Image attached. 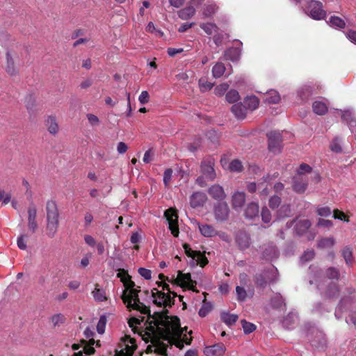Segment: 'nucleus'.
<instances>
[{"mask_svg":"<svg viewBox=\"0 0 356 356\" xmlns=\"http://www.w3.org/2000/svg\"><path fill=\"white\" fill-rule=\"evenodd\" d=\"M145 334L147 336L145 340L154 343L159 339L176 342V346L181 348L184 343L189 345L192 338L188 337L184 331L186 327L181 328L179 319L177 316H161L158 319L149 323L146 328Z\"/></svg>","mask_w":356,"mask_h":356,"instance_id":"obj_1","label":"nucleus"},{"mask_svg":"<svg viewBox=\"0 0 356 356\" xmlns=\"http://www.w3.org/2000/svg\"><path fill=\"white\" fill-rule=\"evenodd\" d=\"M117 277L123 283L125 289L122 295V299L129 309H134L141 314H147L150 312L149 308L140 302L138 293L139 290L134 288L135 283L131 280V276L124 269L119 268Z\"/></svg>","mask_w":356,"mask_h":356,"instance_id":"obj_2","label":"nucleus"},{"mask_svg":"<svg viewBox=\"0 0 356 356\" xmlns=\"http://www.w3.org/2000/svg\"><path fill=\"white\" fill-rule=\"evenodd\" d=\"M156 284L159 287H161V290L156 288H154L152 290V296L153 298L154 303L159 307H171L173 305L177 293L172 291L169 285L166 283L157 282Z\"/></svg>","mask_w":356,"mask_h":356,"instance_id":"obj_3","label":"nucleus"},{"mask_svg":"<svg viewBox=\"0 0 356 356\" xmlns=\"http://www.w3.org/2000/svg\"><path fill=\"white\" fill-rule=\"evenodd\" d=\"M47 235L53 238L58 228L59 212L57 205L54 201H49L47 203Z\"/></svg>","mask_w":356,"mask_h":356,"instance_id":"obj_4","label":"nucleus"},{"mask_svg":"<svg viewBox=\"0 0 356 356\" xmlns=\"http://www.w3.org/2000/svg\"><path fill=\"white\" fill-rule=\"evenodd\" d=\"M19 44L15 40H10L6 48V65L5 70L10 76H15L18 74V70L15 65L14 57Z\"/></svg>","mask_w":356,"mask_h":356,"instance_id":"obj_5","label":"nucleus"},{"mask_svg":"<svg viewBox=\"0 0 356 356\" xmlns=\"http://www.w3.org/2000/svg\"><path fill=\"white\" fill-rule=\"evenodd\" d=\"M84 334L86 338L89 339L88 342L82 341L81 344L74 343L72 345V349L75 351L73 356H86L90 355L94 353L95 348L93 345L95 343L94 339H90L94 334V332L90 329L86 328Z\"/></svg>","mask_w":356,"mask_h":356,"instance_id":"obj_6","label":"nucleus"},{"mask_svg":"<svg viewBox=\"0 0 356 356\" xmlns=\"http://www.w3.org/2000/svg\"><path fill=\"white\" fill-rule=\"evenodd\" d=\"M136 348V340L129 335H124L120 339L115 356H132Z\"/></svg>","mask_w":356,"mask_h":356,"instance_id":"obj_7","label":"nucleus"},{"mask_svg":"<svg viewBox=\"0 0 356 356\" xmlns=\"http://www.w3.org/2000/svg\"><path fill=\"white\" fill-rule=\"evenodd\" d=\"M305 13L316 20L323 19L326 17V11L323 8L321 2L315 0H308L304 8Z\"/></svg>","mask_w":356,"mask_h":356,"instance_id":"obj_8","label":"nucleus"},{"mask_svg":"<svg viewBox=\"0 0 356 356\" xmlns=\"http://www.w3.org/2000/svg\"><path fill=\"white\" fill-rule=\"evenodd\" d=\"M171 283L178 285L181 288H186L193 291H196V282L191 279L190 273H184L178 270L177 277L172 276Z\"/></svg>","mask_w":356,"mask_h":356,"instance_id":"obj_9","label":"nucleus"},{"mask_svg":"<svg viewBox=\"0 0 356 356\" xmlns=\"http://www.w3.org/2000/svg\"><path fill=\"white\" fill-rule=\"evenodd\" d=\"M164 216L168 221V228L170 230L171 234L175 237H178L179 229L178 226V215L177 210L175 208H170L165 211Z\"/></svg>","mask_w":356,"mask_h":356,"instance_id":"obj_10","label":"nucleus"},{"mask_svg":"<svg viewBox=\"0 0 356 356\" xmlns=\"http://www.w3.org/2000/svg\"><path fill=\"white\" fill-rule=\"evenodd\" d=\"M183 248L186 254L192 259L193 265H200L204 267L208 263V259L200 251L193 250L188 244H184Z\"/></svg>","mask_w":356,"mask_h":356,"instance_id":"obj_11","label":"nucleus"},{"mask_svg":"<svg viewBox=\"0 0 356 356\" xmlns=\"http://www.w3.org/2000/svg\"><path fill=\"white\" fill-rule=\"evenodd\" d=\"M214 218L217 222H222L227 220L229 214V209L225 202H217L213 205Z\"/></svg>","mask_w":356,"mask_h":356,"instance_id":"obj_12","label":"nucleus"},{"mask_svg":"<svg viewBox=\"0 0 356 356\" xmlns=\"http://www.w3.org/2000/svg\"><path fill=\"white\" fill-rule=\"evenodd\" d=\"M267 137L269 149L274 153L280 152L282 141L281 134L276 131H270L267 134Z\"/></svg>","mask_w":356,"mask_h":356,"instance_id":"obj_13","label":"nucleus"},{"mask_svg":"<svg viewBox=\"0 0 356 356\" xmlns=\"http://www.w3.org/2000/svg\"><path fill=\"white\" fill-rule=\"evenodd\" d=\"M295 222V232L296 233L301 236L307 232V231L310 228L312 225V222L308 219H303V220H296L288 222L286 223L287 228H290L293 224Z\"/></svg>","mask_w":356,"mask_h":356,"instance_id":"obj_14","label":"nucleus"},{"mask_svg":"<svg viewBox=\"0 0 356 356\" xmlns=\"http://www.w3.org/2000/svg\"><path fill=\"white\" fill-rule=\"evenodd\" d=\"M207 195L202 191L194 192L189 198L190 206L193 208H199L204 206L207 201Z\"/></svg>","mask_w":356,"mask_h":356,"instance_id":"obj_15","label":"nucleus"},{"mask_svg":"<svg viewBox=\"0 0 356 356\" xmlns=\"http://www.w3.org/2000/svg\"><path fill=\"white\" fill-rule=\"evenodd\" d=\"M214 160L213 159H207L204 160L201 163V170L205 177L211 181L216 177L214 170Z\"/></svg>","mask_w":356,"mask_h":356,"instance_id":"obj_16","label":"nucleus"},{"mask_svg":"<svg viewBox=\"0 0 356 356\" xmlns=\"http://www.w3.org/2000/svg\"><path fill=\"white\" fill-rule=\"evenodd\" d=\"M209 195L218 202H224L226 193L223 188L218 184H213L208 188Z\"/></svg>","mask_w":356,"mask_h":356,"instance_id":"obj_17","label":"nucleus"},{"mask_svg":"<svg viewBox=\"0 0 356 356\" xmlns=\"http://www.w3.org/2000/svg\"><path fill=\"white\" fill-rule=\"evenodd\" d=\"M226 351V347L222 343H216L205 347L204 353L207 356H223Z\"/></svg>","mask_w":356,"mask_h":356,"instance_id":"obj_18","label":"nucleus"},{"mask_svg":"<svg viewBox=\"0 0 356 356\" xmlns=\"http://www.w3.org/2000/svg\"><path fill=\"white\" fill-rule=\"evenodd\" d=\"M200 234L204 237H214L218 235V232L211 225L197 222Z\"/></svg>","mask_w":356,"mask_h":356,"instance_id":"obj_19","label":"nucleus"},{"mask_svg":"<svg viewBox=\"0 0 356 356\" xmlns=\"http://www.w3.org/2000/svg\"><path fill=\"white\" fill-rule=\"evenodd\" d=\"M36 214V208L34 206L30 207L28 209V227L32 233H34L38 228Z\"/></svg>","mask_w":356,"mask_h":356,"instance_id":"obj_20","label":"nucleus"},{"mask_svg":"<svg viewBox=\"0 0 356 356\" xmlns=\"http://www.w3.org/2000/svg\"><path fill=\"white\" fill-rule=\"evenodd\" d=\"M236 242L241 250H245L250 247L251 240L246 232H239L236 235Z\"/></svg>","mask_w":356,"mask_h":356,"instance_id":"obj_21","label":"nucleus"},{"mask_svg":"<svg viewBox=\"0 0 356 356\" xmlns=\"http://www.w3.org/2000/svg\"><path fill=\"white\" fill-rule=\"evenodd\" d=\"M279 252L276 247L273 244L266 245L263 250L262 257L266 260H272L278 257Z\"/></svg>","mask_w":356,"mask_h":356,"instance_id":"obj_22","label":"nucleus"},{"mask_svg":"<svg viewBox=\"0 0 356 356\" xmlns=\"http://www.w3.org/2000/svg\"><path fill=\"white\" fill-rule=\"evenodd\" d=\"M45 125L51 134L55 135L58 132L59 127L55 116H48L45 120Z\"/></svg>","mask_w":356,"mask_h":356,"instance_id":"obj_23","label":"nucleus"},{"mask_svg":"<svg viewBox=\"0 0 356 356\" xmlns=\"http://www.w3.org/2000/svg\"><path fill=\"white\" fill-rule=\"evenodd\" d=\"M245 201V194L243 192H235L232 198L234 209L241 208Z\"/></svg>","mask_w":356,"mask_h":356,"instance_id":"obj_24","label":"nucleus"},{"mask_svg":"<svg viewBox=\"0 0 356 356\" xmlns=\"http://www.w3.org/2000/svg\"><path fill=\"white\" fill-rule=\"evenodd\" d=\"M94 300L97 302H104L107 300L106 293L104 289L100 288L99 284H96L95 289L92 291Z\"/></svg>","mask_w":356,"mask_h":356,"instance_id":"obj_25","label":"nucleus"},{"mask_svg":"<svg viewBox=\"0 0 356 356\" xmlns=\"http://www.w3.org/2000/svg\"><path fill=\"white\" fill-rule=\"evenodd\" d=\"M241 56V51L238 48L233 47L227 49L224 54L225 59L232 62H236Z\"/></svg>","mask_w":356,"mask_h":356,"instance_id":"obj_26","label":"nucleus"},{"mask_svg":"<svg viewBox=\"0 0 356 356\" xmlns=\"http://www.w3.org/2000/svg\"><path fill=\"white\" fill-rule=\"evenodd\" d=\"M259 204L255 202L250 203L245 211V216L247 218L252 219L257 217L259 214Z\"/></svg>","mask_w":356,"mask_h":356,"instance_id":"obj_27","label":"nucleus"},{"mask_svg":"<svg viewBox=\"0 0 356 356\" xmlns=\"http://www.w3.org/2000/svg\"><path fill=\"white\" fill-rule=\"evenodd\" d=\"M339 291L338 286L335 283L331 282L321 293L325 298H331L338 296Z\"/></svg>","mask_w":356,"mask_h":356,"instance_id":"obj_28","label":"nucleus"},{"mask_svg":"<svg viewBox=\"0 0 356 356\" xmlns=\"http://www.w3.org/2000/svg\"><path fill=\"white\" fill-rule=\"evenodd\" d=\"M270 305L273 307L283 310L286 308L284 300L280 293H276L270 300Z\"/></svg>","mask_w":356,"mask_h":356,"instance_id":"obj_29","label":"nucleus"},{"mask_svg":"<svg viewBox=\"0 0 356 356\" xmlns=\"http://www.w3.org/2000/svg\"><path fill=\"white\" fill-rule=\"evenodd\" d=\"M178 16L183 20H187L195 14V9L193 6H186L178 11Z\"/></svg>","mask_w":356,"mask_h":356,"instance_id":"obj_30","label":"nucleus"},{"mask_svg":"<svg viewBox=\"0 0 356 356\" xmlns=\"http://www.w3.org/2000/svg\"><path fill=\"white\" fill-rule=\"evenodd\" d=\"M232 112L236 118L240 120L244 119L246 116L245 106H243L241 104H234L232 106Z\"/></svg>","mask_w":356,"mask_h":356,"instance_id":"obj_31","label":"nucleus"},{"mask_svg":"<svg viewBox=\"0 0 356 356\" xmlns=\"http://www.w3.org/2000/svg\"><path fill=\"white\" fill-rule=\"evenodd\" d=\"M244 103L245 104L246 109L253 111L258 107L259 104V100L256 96H250L246 97L244 99Z\"/></svg>","mask_w":356,"mask_h":356,"instance_id":"obj_32","label":"nucleus"},{"mask_svg":"<svg viewBox=\"0 0 356 356\" xmlns=\"http://www.w3.org/2000/svg\"><path fill=\"white\" fill-rule=\"evenodd\" d=\"M291 213V205L289 204H282L277 211V217L279 219L290 216Z\"/></svg>","mask_w":356,"mask_h":356,"instance_id":"obj_33","label":"nucleus"},{"mask_svg":"<svg viewBox=\"0 0 356 356\" xmlns=\"http://www.w3.org/2000/svg\"><path fill=\"white\" fill-rule=\"evenodd\" d=\"M221 320L227 325L231 326L234 325L238 320V316L227 312H222L221 314Z\"/></svg>","mask_w":356,"mask_h":356,"instance_id":"obj_34","label":"nucleus"},{"mask_svg":"<svg viewBox=\"0 0 356 356\" xmlns=\"http://www.w3.org/2000/svg\"><path fill=\"white\" fill-rule=\"evenodd\" d=\"M313 111L318 115H324L327 111V105L321 101H316L313 103Z\"/></svg>","mask_w":356,"mask_h":356,"instance_id":"obj_35","label":"nucleus"},{"mask_svg":"<svg viewBox=\"0 0 356 356\" xmlns=\"http://www.w3.org/2000/svg\"><path fill=\"white\" fill-rule=\"evenodd\" d=\"M264 101L268 104H277L280 101V96L276 90H270L267 92Z\"/></svg>","mask_w":356,"mask_h":356,"instance_id":"obj_36","label":"nucleus"},{"mask_svg":"<svg viewBox=\"0 0 356 356\" xmlns=\"http://www.w3.org/2000/svg\"><path fill=\"white\" fill-rule=\"evenodd\" d=\"M218 10L217 6L214 3H207L204 5L203 15L204 17H211L216 13Z\"/></svg>","mask_w":356,"mask_h":356,"instance_id":"obj_37","label":"nucleus"},{"mask_svg":"<svg viewBox=\"0 0 356 356\" xmlns=\"http://www.w3.org/2000/svg\"><path fill=\"white\" fill-rule=\"evenodd\" d=\"M225 72V67L222 63H217L212 68V74L215 78L221 77Z\"/></svg>","mask_w":356,"mask_h":356,"instance_id":"obj_38","label":"nucleus"},{"mask_svg":"<svg viewBox=\"0 0 356 356\" xmlns=\"http://www.w3.org/2000/svg\"><path fill=\"white\" fill-rule=\"evenodd\" d=\"M329 23L330 26L335 28L343 29L346 26L344 20L337 16H332L330 18Z\"/></svg>","mask_w":356,"mask_h":356,"instance_id":"obj_39","label":"nucleus"},{"mask_svg":"<svg viewBox=\"0 0 356 356\" xmlns=\"http://www.w3.org/2000/svg\"><path fill=\"white\" fill-rule=\"evenodd\" d=\"M335 243V240L332 236L323 238L318 243V246L321 248H327L332 247Z\"/></svg>","mask_w":356,"mask_h":356,"instance_id":"obj_40","label":"nucleus"},{"mask_svg":"<svg viewBox=\"0 0 356 356\" xmlns=\"http://www.w3.org/2000/svg\"><path fill=\"white\" fill-rule=\"evenodd\" d=\"M226 100L229 103H234L239 100L240 95L237 90H230L227 94H226Z\"/></svg>","mask_w":356,"mask_h":356,"instance_id":"obj_41","label":"nucleus"},{"mask_svg":"<svg viewBox=\"0 0 356 356\" xmlns=\"http://www.w3.org/2000/svg\"><path fill=\"white\" fill-rule=\"evenodd\" d=\"M236 293L237 300L239 302H243L247 298V291L243 286H237L236 287Z\"/></svg>","mask_w":356,"mask_h":356,"instance_id":"obj_42","label":"nucleus"},{"mask_svg":"<svg viewBox=\"0 0 356 356\" xmlns=\"http://www.w3.org/2000/svg\"><path fill=\"white\" fill-rule=\"evenodd\" d=\"M243 168L242 163L238 159L233 160L229 165V169L231 172H239L243 170Z\"/></svg>","mask_w":356,"mask_h":356,"instance_id":"obj_43","label":"nucleus"},{"mask_svg":"<svg viewBox=\"0 0 356 356\" xmlns=\"http://www.w3.org/2000/svg\"><path fill=\"white\" fill-rule=\"evenodd\" d=\"M342 255L346 261V263L348 266H351L353 264V252L350 248H345L342 251Z\"/></svg>","mask_w":356,"mask_h":356,"instance_id":"obj_44","label":"nucleus"},{"mask_svg":"<svg viewBox=\"0 0 356 356\" xmlns=\"http://www.w3.org/2000/svg\"><path fill=\"white\" fill-rule=\"evenodd\" d=\"M213 86V84L208 81L205 79H200L199 80V87L201 92H204L210 90Z\"/></svg>","mask_w":356,"mask_h":356,"instance_id":"obj_45","label":"nucleus"},{"mask_svg":"<svg viewBox=\"0 0 356 356\" xmlns=\"http://www.w3.org/2000/svg\"><path fill=\"white\" fill-rule=\"evenodd\" d=\"M341 120L343 122L347 123L349 126L350 122H352L353 124H355V122H356V120H355L353 113L350 111H343L341 115Z\"/></svg>","mask_w":356,"mask_h":356,"instance_id":"obj_46","label":"nucleus"},{"mask_svg":"<svg viewBox=\"0 0 356 356\" xmlns=\"http://www.w3.org/2000/svg\"><path fill=\"white\" fill-rule=\"evenodd\" d=\"M297 317L294 314H289L282 321L283 326L286 328L290 329L295 323Z\"/></svg>","mask_w":356,"mask_h":356,"instance_id":"obj_47","label":"nucleus"},{"mask_svg":"<svg viewBox=\"0 0 356 356\" xmlns=\"http://www.w3.org/2000/svg\"><path fill=\"white\" fill-rule=\"evenodd\" d=\"M200 27L208 35H211L213 32L216 31L217 26L213 23H203L200 24Z\"/></svg>","mask_w":356,"mask_h":356,"instance_id":"obj_48","label":"nucleus"},{"mask_svg":"<svg viewBox=\"0 0 356 356\" xmlns=\"http://www.w3.org/2000/svg\"><path fill=\"white\" fill-rule=\"evenodd\" d=\"M65 321L64 315L57 314L51 317V321L54 326H58L63 324Z\"/></svg>","mask_w":356,"mask_h":356,"instance_id":"obj_49","label":"nucleus"},{"mask_svg":"<svg viewBox=\"0 0 356 356\" xmlns=\"http://www.w3.org/2000/svg\"><path fill=\"white\" fill-rule=\"evenodd\" d=\"M307 187V184L300 181H294L293 184V189L298 193H303Z\"/></svg>","mask_w":356,"mask_h":356,"instance_id":"obj_50","label":"nucleus"},{"mask_svg":"<svg viewBox=\"0 0 356 356\" xmlns=\"http://www.w3.org/2000/svg\"><path fill=\"white\" fill-rule=\"evenodd\" d=\"M241 325L243 329V332L245 334H250L255 330L256 325L252 323L248 322L245 320L241 321Z\"/></svg>","mask_w":356,"mask_h":356,"instance_id":"obj_51","label":"nucleus"},{"mask_svg":"<svg viewBox=\"0 0 356 356\" xmlns=\"http://www.w3.org/2000/svg\"><path fill=\"white\" fill-rule=\"evenodd\" d=\"M107 319L105 316H100L97 325V330L99 334H103L105 331Z\"/></svg>","mask_w":356,"mask_h":356,"instance_id":"obj_52","label":"nucleus"},{"mask_svg":"<svg viewBox=\"0 0 356 356\" xmlns=\"http://www.w3.org/2000/svg\"><path fill=\"white\" fill-rule=\"evenodd\" d=\"M254 282L256 286L259 288H265L267 286V281L261 274L255 275Z\"/></svg>","mask_w":356,"mask_h":356,"instance_id":"obj_53","label":"nucleus"},{"mask_svg":"<svg viewBox=\"0 0 356 356\" xmlns=\"http://www.w3.org/2000/svg\"><path fill=\"white\" fill-rule=\"evenodd\" d=\"M330 149L336 153L341 152V147L340 144V140L338 137L334 138L330 143Z\"/></svg>","mask_w":356,"mask_h":356,"instance_id":"obj_54","label":"nucleus"},{"mask_svg":"<svg viewBox=\"0 0 356 356\" xmlns=\"http://www.w3.org/2000/svg\"><path fill=\"white\" fill-rule=\"evenodd\" d=\"M312 172V168L306 163H302L297 169V174L299 175L311 173Z\"/></svg>","mask_w":356,"mask_h":356,"instance_id":"obj_55","label":"nucleus"},{"mask_svg":"<svg viewBox=\"0 0 356 356\" xmlns=\"http://www.w3.org/2000/svg\"><path fill=\"white\" fill-rule=\"evenodd\" d=\"M229 85L226 83H223L216 86L214 89V93L217 96H222L228 90Z\"/></svg>","mask_w":356,"mask_h":356,"instance_id":"obj_56","label":"nucleus"},{"mask_svg":"<svg viewBox=\"0 0 356 356\" xmlns=\"http://www.w3.org/2000/svg\"><path fill=\"white\" fill-rule=\"evenodd\" d=\"M326 276L330 280H338L339 272L335 268L330 267L326 270Z\"/></svg>","mask_w":356,"mask_h":356,"instance_id":"obj_57","label":"nucleus"},{"mask_svg":"<svg viewBox=\"0 0 356 356\" xmlns=\"http://www.w3.org/2000/svg\"><path fill=\"white\" fill-rule=\"evenodd\" d=\"M281 204V198L277 195H273L269 199V207L272 209H277Z\"/></svg>","mask_w":356,"mask_h":356,"instance_id":"obj_58","label":"nucleus"},{"mask_svg":"<svg viewBox=\"0 0 356 356\" xmlns=\"http://www.w3.org/2000/svg\"><path fill=\"white\" fill-rule=\"evenodd\" d=\"M315 255V252L313 250H308L304 252L303 254L300 257L302 262H307L312 260Z\"/></svg>","mask_w":356,"mask_h":356,"instance_id":"obj_59","label":"nucleus"},{"mask_svg":"<svg viewBox=\"0 0 356 356\" xmlns=\"http://www.w3.org/2000/svg\"><path fill=\"white\" fill-rule=\"evenodd\" d=\"M317 214L321 216L327 217L331 215V209L328 207H319L316 209Z\"/></svg>","mask_w":356,"mask_h":356,"instance_id":"obj_60","label":"nucleus"},{"mask_svg":"<svg viewBox=\"0 0 356 356\" xmlns=\"http://www.w3.org/2000/svg\"><path fill=\"white\" fill-rule=\"evenodd\" d=\"M261 219L262 221L265 223H268L271 220V213L269 209L266 207H264L261 209Z\"/></svg>","mask_w":356,"mask_h":356,"instance_id":"obj_61","label":"nucleus"},{"mask_svg":"<svg viewBox=\"0 0 356 356\" xmlns=\"http://www.w3.org/2000/svg\"><path fill=\"white\" fill-rule=\"evenodd\" d=\"M333 216L336 219H339L341 220H343L345 222H348V218L346 216V214L338 209H334L333 211Z\"/></svg>","mask_w":356,"mask_h":356,"instance_id":"obj_62","label":"nucleus"},{"mask_svg":"<svg viewBox=\"0 0 356 356\" xmlns=\"http://www.w3.org/2000/svg\"><path fill=\"white\" fill-rule=\"evenodd\" d=\"M172 172V170L170 168H168L165 170L163 174V183L165 186H168L171 181Z\"/></svg>","mask_w":356,"mask_h":356,"instance_id":"obj_63","label":"nucleus"},{"mask_svg":"<svg viewBox=\"0 0 356 356\" xmlns=\"http://www.w3.org/2000/svg\"><path fill=\"white\" fill-rule=\"evenodd\" d=\"M138 273L144 277L145 280H149L152 277V272L150 270L145 268H140L138 269Z\"/></svg>","mask_w":356,"mask_h":356,"instance_id":"obj_64","label":"nucleus"}]
</instances>
